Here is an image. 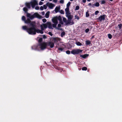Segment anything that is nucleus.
Listing matches in <instances>:
<instances>
[{"label":"nucleus","mask_w":122,"mask_h":122,"mask_svg":"<svg viewBox=\"0 0 122 122\" xmlns=\"http://www.w3.org/2000/svg\"><path fill=\"white\" fill-rule=\"evenodd\" d=\"M30 25L32 26V27L27 29V27L25 26H23V28L24 30H26L29 34L31 35L35 34L36 32L37 33L43 34V31L47 27L49 29H53V24H52L50 22H48L46 23L43 24L41 25L40 26L41 30L38 29H36L35 27V25L33 22L31 23Z\"/></svg>","instance_id":"nucleus-1"},{"label":"nucleus","mask_w":122,"mask_h":122,"mask_svg":"<svg viewBox=\"0 0 122 122\" xmlns=\"http://www.w3.org/2000/svg\"><path fill=\"white\" fill-rule=\"evenodd\" d=\"M54 45V43L52 41H50L47 43L43 42L37 46H34L32 47V49L38 51L43 50L46 48V46H50L52 48Z\"/></svg>","instance_id":"nucleus-2"},{"label":"nucleus","mask_w":122,"mask_h":122,"mask_svg":"<svg viewBox=\"0 0 122 122\" xmlns=\"http://www.w3.org/2000/svg\"><path fill=\"white\" fill-rule=\"evenodd\" d=\"M25 5L29 9L30 8L31 6L33 9L35 8L36 10H38L39 9V7L37 6L38 4L37 0H32L30 2H26Z\"/></svg>","instance_id":"nucleus-3"},{"label":"nucleus","mask_w":122,"mask_h":122,"mask_svg":"<svg viewBox=\"0 0 122 122\" xmlns=\"http://www.w3.org/2000/svg\"><path fill=\"white\" fill-rule=\"evenodd\" d=\"M59 21V23L61 25L63 24V22L62 20V18L60 16H56L53 17L52 21L53 23V27H56V26L58 23V20Z\"/></svg>","instance_id":"nucleus-4"},{"label":"nucleus","mask_w":122,"mask_h":122,"mask_svg":"<svg viewBox=\"0 0 122 122\" xmlns=\"http://www.w3.org/2000/svg\"><path fill=\"white\" fill-rule=\"evenodd\" d=\"M27 17L30 20H32L35 18H37L39 19L42 18V16L40 15L38 13L31 12L29 13H27L26 14Z\"/></svg>","instance_id":"nucleus-5"},{"label":"nucleus","mask_w":122,"mask_h":122,"mask_svg":"<svg viewBox=\"0 0 122 122\" xmlns=\"http://www.w3.org/2000/svg\"><path fill=\"white\" fill-rule=\"evenodd\" d=\"M82 50L79 49H74L71 51V53L74 55L78 54L82 52Z\"/></svg>","instance_id":"nucleus-6"},{"label":"nucleus","mask_w":122,"mask_h":122,"mask_svg":"<svg viewBox=\"0 0 122 122\" xmlns=\"http://www.w3.org/2000/svg\"><path fill=\"white\" fill-rule=\"evenodd\" d=\"M30 19H29V18L27 19V20H26L25 21V23H27V24H29V23H30V24L32 22L30 23L31 21H30ZM34 23V25H35V23H34ZM30 27L29 28H28L27 27V26H26V27H27V29H28L30 28L31 27H32V26L31 25H30ZM23 26H22V29L23 30H26V31L28 32L26 30H24V29H23Z\"/></svg>","instance_id":"nucleus-7"},{"label":"nucleus","mask_w":122,"mask_h":122,"mask_svg":"<svg viewBox=\"0 0 122 122\" xmlns=\"http://www.w3.org/2000/svg\"><path fill=\"white\" fill-rule=\"evenodd\" d=\"M74 24V22L73 21L71 20H68L66 22V25H72Z\"/></svg>","instance_id":"nucleus-8"},{"label":"nucleus","mask_w":122,"mask_h":122,"mask_svg":"<svg viewBox=\"0 0 122 122\" xmlns=\"http://www.w3.org/2000/svg\"><path fill=\"white\" fill-rule=\"evenodd\" d=\"M47 6H48L49 8L52 9L55 5L51 3H48L46 4Z\"/></svg>","instance_id":"nucleus-9"},{"label":"nucleus","mask_w":122,"mask_h":122,"mask_svg":"<svg viewBox=\"0 0 122 122\" xmlns=\"http://www.w3.org/2000/svg\"><path fill=\"white\" fill-rule=\"evenodd\" d=\"M106 15H104L99 17L98 18V20L100 21L102 20H104L105 19V17Z\"/></svg>","instance_id":"nucleus-10"},{"label":"nucleus","mask_w":122,"mask_h":122,"mask_svg":"<svg viewBox=\"0 0 122 122\" xmlns=\"http://www.w3.org/2000/svg\"><path fill=\"white\" fill-rule=\"evenodd\" d=\"M66 16L67 17L68 20H71L73 17V15L71 14L68 15Z\"/></svg>","instance_id":"nucleus-11"},{"label":"nucleus","mask_w":122,"mask_h":122,"mask_svg":"<svg viewBox=\"0 0 122 122\" xmlns=\"http://www.w3.org/2000/svg\"><path fill=\"white\" fill-rule=\"evenodd\" d=\"M42 38H40L39 40H38V41L39 42V45H36V46H32V49H33V50H34L33 49H32V47L34 46H38L39 45H40V44L41 43H41V42L42 41ZM43 42H42V43ZM34 50H35V49H34Z\"/></svg>","instance_id":"nucleus-12"},{"label":"nucleus","mask_w":122,"mask_h":122,"mask_svg":"<svg viewBox=\"0 0 122 122\" xmlns=\"http://www.w3.org/2000/svg\"><path fill=\"white\" fill-rule=\"evenodd\" d=\"M88 56V55L87 54H85L84 55H80V57L84 58H85L86 57H87Z\"/></svg>","instance_id":"nucleus-13"},{"label":"nucleus","mask_w":122,"mask_h":122,"mask_svg":"<svg viewBox=\"0 0 122 122\" xmlns=\"http://www.w3.org/2000/svg\"><path fill=\"white\" fill-rule=\"evenodd\" d=\"M60 9V8L59 7H56L55 8V10L56 13H57L59 11Z\"/></svg>","instance_id":"nucleus-14"},{"label":"nucleus","mask_w":122,"mask_h":122,"mask_svg":"<svg viewBox=\"0 0 122 122\" xmlns=\"http://www.w3.org/2000/svg\"><path fill=\"white\" fill-rule=\"evenodd\" d=\"M61 24L60 23H59L57 27H56H56H54V28H55L56 29H57L58 30L60 29V28L61 26Z\"/></svg>","instance_id":"nucleus-15"},{"label":"nucleus","mask_w":122,"mask_h":122,"mask_svg":"<svg viewBox=\"0 0 122 122\" xmlns=\"http://www.w3.org/2000/svg\"><path fill=\"white\" fill-rule=\"evenodd\" d=\"M85 42L86 43V45H89L91 43V42L90 41L88 40L86 41Z\"/></svg>","instance_id":"nucleus-16"},{"label":"nucleus","mask_w":122,"mask_h":122,"mask_svg":"<svg viewBox=\"0 0 122 122\" xmlns=\"http://www.w3.org/2000/svg\"><path fill=\"white\" fill-rule=\"evenodd\" d=\"M49 12H47L45 15V17L46 18H49Z\"/></svg>","instance_id":"nucleus-17"},{"label":"nucleus","mask_w":122,"mask_h":122,"mask_svg":"<svg viewBox=\"0 0 122 122\" xmlns=\"http://www.w3.org/2000/svg\"><path fill=\"white\" fill-rule=\"evenodd\" d=\"M76 44L78 46H81L82 45L79 42H76Z\"/></svg>","instance_id":"nucleus-18"},{"label":"nucleus","mask_w":122,"mask_h":122,"mask_svg":"<svg viewBox=\"0 0 122 122\" xmlns=\"http://www.w3.org/2000/svg\"><path fill=\"white\" fill-rule=\"evenodd\" d=\"M65 33L64 32H62L61 34V37H63L65 35Z\"/></svg>","instance_id":"nucleus-19"},{"label":"nucleus","mask_w":122,"mask_h":122,"mask_svg":"<svg viewBox=\"0 0 122 122\" xmlns=\"http://www.w3.org/2000/svg\"><path fill=\"white\" fill-rule=\"evenodd\" d=\"M95 6L96 7H98L99 5V4L98 2H96L95 4Z\"/></svg>","instance_id":"nucleus-20"},{"label":"nucleus","mask_w":122,"mask_h":122,"mask_svg":"<svg viewBox=\"0 0 122 122\" xmlns=\"http://www.w3.org/2000/svg\"><path fill=\"white\" fill-rule=\"evenodd\" d=\"M66 16H67L68 15L70 14V13L69 12V11L66 12Z\"/></svg>","instance_id":"nucleus-21"},{"label":"nucleus","mask_w":122,"mask_h":122,"mask_svg":"<svg viewBox=\"0 0 122 122\" xmlns=\"http://www.w3.org/2000/svg\"><path fill=\"white\" fill-rule=\"evenodd\" d=\"M23 10L25 12H26L28 10L27 8L26 7L24 8L23 9Z\"/></svg>","instance_id":"nucleus-22"},{"label":"nucleus","mask_w":122,"mask_h":122,"mask_svg":"<svg viewBox=\"0 0 122 122\" xmlns=\"http://www.w3.org/2000/svg\"><path fill=\"white\" fill-rule=\"evenodd\" d=\"M22 19L25 22V21L26 20H25V17L24 16H22Z\"/></svg>","instance_id":"nucleus-23"},{"label":"nucleus","mask_w":122,"mask_h":122,"mask_svg":"<svg viewBox=\"0 0 122 122\" xmlns=\"http://www.w3.org/2000/svg\"><path fill=\"white\" fill-rule=\"evenodd\" d=\"M108 37L109 38L111 39L112 37V35L110 34H109L108 35Z\"/></svg>","instance_id":"nucleus-24"},{"label":"nucleus","mask_w":122,"mask_h":122,"mask_svg":"<svg viewBox=\"0 0 122 122\" xmlns=\"http://www.w3.org/2000/svg\"><path fill=\"white\" fill-rule=\"evenodd\" d=\"M65 11L66 12L68 11H69V8L68 7H66V8L65 9Z\"/></svg>","instance_id":"nucleus-25"},{"label":"nucleus","mask_w":122,"mask_h":122,"mask_svg":"<svg viewBox=\"0 0 122 122\" xmlns=\"http://www.w3.org/2000/svg\"><path fill=\"white\" fill-rule=\"evenodd\" d=\"M89 14L88 12H87L86 13V17H87L89 16Z\"/></svg>","instance_id":"nucleus-26"},{"label":"nucleus","mask_w":122,"mask_h":122,"mask_svg":"<svg viewBox=\"0 0 122 122\" xmlns=\"http://www.w3.org/2000/svg\"><path fill=\"white\" fill-rule=\"evenodd\" d=\"M63 22L65 23L66 24V22L67 21L66 20V18H64L63 19Z\"/></svg>","instance_id":"nucleus-27"},{"label":"nucleus","mask_w":122,"mask_h":122,"mask_svg":"<svg viewBox=\"0 0 122 122\" xmlns=\"http://www.w3.org/2000/svg\"><path fill=\"white\" fill-rule=\"evenodd\" d=\"M71 3L70 2H68V3L66 5V6L67 7H69Z\"/></svg>","instance_id":"nucleus-28"},{"label":"nucleus","mask_w":122,"mask_h":122,"mask_svg":"<svg viewBox=\"0 0 122 122\" xmlns=\"http://www.w3.org/2000/svg\"><path fill=\"white\" fill-rule=\"evenodd\" d=\"M60 12L61 14H64V12L62 10H60Z\"/></svg>","instance_id":"nucleus-29"},{"label":"nucleus","mask_w":122,"mask_h":122,"mask_svg":"<svg viewBox=\"0 0 122 122\" xmlns=\"http://www.w3.org/2000/svg\"><path fill=\"white\" fill-rule=\"evenodd\" d=\"M75 19H77V20H78L79 19V17L76 15L75 16Z\"/></svg>","instance_id":"nucleus-30"},{"label":"nucleus","mask_w":122,"mask_h":122,"mask_svg":"<svg viewBox=\"0 0 122 122\" xmlns=\"http://www.w3.org/2000/svg\"><path fill=\"white\" fill-rule=\"evenodd\" d=\"M52 41L54 42H55L56 41H57V39L56 38H54L53 39Z\"/></svg>","instance_id":"nucleus-31"},{"label":"nucleus","mask_w":122,"mask_h":122,"mask_svg":"<svg viewBox=\"0 0 122 122\" xmlns=\"http://www.w3.org/2000/svg\"><path fill=\"white\" fill-rule=\"evenodd\" d=\"M87 68L86 67H83L82 68V70H85L86 71L87 70Z\"/></svg>","instance_id":"nucleus-32"},{"label":"nucleus","mask_w":122,"mask_h":122,"mask_svg":"<svg viewBox=\"0 0 122 122\" xmlns=\"http://www.w3.org/2000/svg\"><path fill=\"white\" fill-rule=\"evenodd\" d=\"M60 3L61 4H63L64 3V0H61L60 1Z\"/></svg>","instance_id":"nucleus-33"},{"label":"nucleus","mask_w":122,"mask_h":122,"mask_svg":"<svg viewBox=\"0 0 122 122\" xmlns=\"http://www.w3.org/2000/svg\"><path fill=\"white\" fill-rule=\"evenodd\" d=\"M105 3V1L104 0H102L101 1V4H104Z\"/></svg>","instance_id":"nucleus-34"},{"label":"nucleus","mask_w":122,"mask_h":122,"mask_svg":"<svg viewBox=\"0 0 122 122\" xmlns=\"http://www.w3.org/2000/svg\"><path fill=\"white\" fill-rule=\"evenodd\" d=\"M42 21L43 22L45 23L46 22V19L44 18V19H43L42 20Z\"/></svg>","instance_id":"nucleus-35"},{"label":"nucleus","mask_w":122,"mask_h":122,"mask_svg":"<svg viewBox=\"0 0 122 122\" xmlns=\"http://www.w3.org/2000/svg\"><path fill=\"white\" fill-rule=\"evenodd\" d=\"M58 50H60L61 51H62L63 50V48H58Z\"/></svg>","instance_id":"nucleus-36"},{"label":"nucleus","mask_w":122,"mask_h":122,"mask_svg":"<svg viewBox=\"0 0 122 122\" xmlns=\"http://www.w3.org/2000/svg\"><path fill=\"white\" fill-rule=\"evenodd\" d=\"M79 9V6H76L75 10H78Z\"/></svg>","instance_id":"nucleus-37"},{"label":"nucleus","mask_w":122,"mask_h":122,"mask_svg":"<svg viewBox=\"0 0 122 122\" xmlns=\"http://www.w3.org/2000/svg\"><path fill=\"white\" fill-rule=\"evenodd\" d=\"M118 26L120 29H121V27L122 26V24H120L118 25Z\"/></svg>","instance_id":"nucleus-38"},{"label":"nucleus","mask_w":122,"mask_h":122,"mask_svg":"<svg viewBox=\"0 0 122 122\" xmlns=\"http://www.w3.org/2000/svg\"><path fill=\"white\" fill-rule=\"evenodd\" d=\"M66 53L67 54H70V52L69 51H66Z\"/></svg>","instance_id":"nucleus-39"},{"label":"nucleus","mask_w":122,"mask_h":122,"mask_svg":"<svg viewBox=\"0 0 122 122\" xmlns=\"http://www.w3.org/2000/svg\"><path fill=\"white\" fill-rule=\"evenodd\" d=\"M43 7L45 9H47V7L46 5H44Z\"/></svg>","instance_id":"nucleus-40"},{"label":"nucleus","mask_w":122,"mask_h":122,"mask_svg":"<svg viewBox=\"0 0 122 122\" xmlns=\"http://www.w3.org/2000/svg\"><path fill=\"white\" fill-rule=\"evenodd\" d=\"M99 13V11L98 10L96 11L95 12V14L96 15H97L98 13Z\"/></svg>","instance_id":"nucleus-41"},{"label":"nucleus","mask_w":122,"mask_h":122,"mask_svg":"<svg viewBox=\"0 0 122 122\" xmlns=\"http://www.w3.org/2000/svg\"><path fill=\"white\" fill-rule=\"evenodd\" d=\"M89 31V29H87L85 30V32L86 33H87Z\"/></svg>","instance_id":"nucleus-42"},{"label":"nucleus","mask_w":122,"mask_h":122,"mask_svg":"<svg viewBox=\"0 0 122 122\" xmlns=\"http://www.w3.org/2000/svg\"><path fill=\"white\" fill-rule=\"evenodd\" d=\"M43 4V2H41V1H40L39 3V5H42Z\"/></svg>","instance_id":"nucleus-43"},{"label":"nucleus","mask_w":122,"mask_h":122,"mask_svg":"<svg viewBox=\"0 0 122 122\" xmlns=\"http://www.w3.org/2000/svg\"><path fill=\"white\" fill-rule=\"evenodd\" d=\"M40 9L41 10H42L44 9L43 7L42 6H41L40 7Z\"/></svg>","instance_id":"nucleus-44"},{"label":"nucleus","mask_w":122,"mask_h":122,"mask_svg":"<svg viewBox=\"0 0 122 122\" xmlns=\"http://www.w3.org/2000/svg\"><path fill=\"white\" fill-rule=\"evenodd\" d=\"M92 4L91 3H90L88 4V5L90 7H91V6H92Z\"/></svg>","instance_id":"nucleus-45"},{"label":"nucleus","mask_w":122,"mask_h":122,"mask_svg":"<svg viewBox=\"0 0 122 122\" xmlns=\"http://www.w3.org/2000/svg\"><path fill=\"white\" fill-rule=\"evenodd\" d=\"M49 34L51 36H52V34L51 32H49Z\"/></svg>","instance_id":"nucleus-46"},{"label":"nucleus","mask_w":122,"mask_h":122,"mask_svg":"<svg viewBox=\"0 0 122 122\" xmlns=\"http://www.w3.org/2000/svg\"><path fill=\"white\" fill-rule=\"evenodd\" d=\"M41 13L42 15H45V13L44 12H42Z\"/></svg>","instance_id":"nucleus-47"},{"label":"nucleus","mask_w":122,"mask_h":122,"mask_svg":"<svg viewBox=\"0 0 122 122\" xmlns=\"http://www.w3.org/2000/svg\"><path fill=\"white\" fill-rule=\"evenodd\" d=\"M57 0H53V1L55 3H56L57 2Z\"/></svg>","instance_id":"nucleus-48"},{"label":"nucleus","mask_w":122,"mask_h":122,"mask_svg":"<svg viewBox=\"0 0 122 122\" xmlns=\"http://www.w3.org/2000/svg\"><path fill=\"white\" fill-rule=\"evenodd\" d=\"M91 6H92V7H94L95 6V4L92 5Z\"/></svg>","instance_id":"nucleus-49"},{"label":"nucleus","mask_w":122,"mask_h":122,"mask_svg":"<svg viewBox=\"0 0 122 122\" xmlns=\"http://www.w3.org/2000/svg\"><path fill=\"white\" fill-rule=\"evenodd\" d=\"M82 2L84 3H85L86 2V0H82Z\"/></svg>","instance_id":"nucleus-50"},{"label":"nucleus","mask_w":122,"mask_h":122,"mask_svg":"<svg viewBox=\"0 0 122 122\" xmlns=\"http://www.w3.org/2000/svg\"><path fill=\"white\" fill-rule=\"evenodd\" d=\"M43 38L44 39L45 38H46V36H45L43 35Z\"/></svg>","instance_id":"nucleus-51"},{"label":"nucleus","mask_w":122,"mask_h":122,"mask_svg":"<svg viewBox=\"0 0 122 122\" xmlns=\"http://www.w3.org/2000/svg\"><path fill=\"white\" fill-rule=\"evenodd\" d=\"M88 1L90 2L91 1V0H87Z\"/></svg>","instance_id":"nucleus-52"},{"label":"nucleus","mask_w":122,"mask_h":122,"mask_svg":"<svg viewBox=\"0 0 122 122\" xmlns=\"http://www.w3.org/2000/svg\"><path fill=\"white\" fill-rule=\"evenodd\" d=\"M41 0L42 1H43L44 0Z\"/></svg>","instance_id":"nucleus-53"},{"label":"nucleus","mask_w":122,"mask_h":122,"mask_svg":"<svg viewBox=\"0 0 122 122\" xmlns=\"http://www.w3.org/2000/svg\"><path fill=\"white\" fill-rule=\"evenodd\" d=\"M110 1H113V0H109Z\"/></svg>","instance_id":"nucleus-54"},{"label":"nucleus","mask_w":122,"mask_h":122,"mask_svg":"<svg viewBox=\"0 0 122 122\" xmlns=\"http://www.w3.org/2000/svg\"><path fill=\"white\" fill-rule=\"evenodd\" d=\"M70 0L71 1H73V0Z\"/></svg>","instance_id":"nucleus-55"},{"label":"nucleus","mask_w":122,"mask_h":122,"mask_svg":"<svg viewBox=\"0 0 122 122\" xmlns=\"http://www.w3.org/2000/svg\"><path fill=\"white\" fill-rule=\"evenodd\" d=\"M49 1H51L52 0H49Z\"/></svg>","instance_id":"nucleus-56"}]
</instances>
